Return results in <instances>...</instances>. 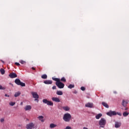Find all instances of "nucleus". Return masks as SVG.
Returning <instances> with one entry per match:
<instances>
[{"label": "nucleus", "mask_w": 129, "mask_h": 129, "mask_svg": "<svg viewBox=\"0 0 129 129\" xmlns=\"http://www.w3.org/2000/svg\"><path fill=\"white\" fill-rule=\"evenodd\" d=\"M43 83L45 84H47V85H49V84H52V83H53V82L51 80H45L43 82Z\"/></svg>", "instance_id": "ddd939ff"}, {"label": "nucleus", "mask_w": 129, "mask_h": 129, "mask_svg": "<svg viewBox=\"0 0 129 129\" xmlns=\"http://www.w3.org/2000/svg\"><path fill=\"white\" fill-rule=\"evenodd\" d=\"M60 81H61L62 82H66V79H65V77H62L60 79Z\"/></svg>", "instance_id": "bb28decb"}, {"label": "nucleus", "mask_w": 129, "mask_h": 129, "mask_svg": "<svg viewBox=\"0 0 129 129\" xmlns=\"http://www.w3.org/2000/svg\"><path fill=\"white\" fill-rule=\"evenodd\" d=\"M127 103H128V101L123 100L122 101V105L125 107L127 105Z\"/></svg>", "instance_id": "9d476101"}, {"label": "nucleus", "mask_w": 129, "mask_h": 129, "mask_svg": "<svg viewBox=\"0 0 129 129\" xmlns=\"http://www.w3.org/2000/svg\"><path fill=\"white\" fill-rule=\"evenodd\" d=\"M20 104H21V105H23V102H21Z\"/></svg>", "instance_id": "ea45409f"}, {"label": "nucleus", "mask_w": 129, "mask_h": 129, "mask_svg": "<svg viewBox=\"0 0 129 129\" xmlns=\"http://www.w3.org/2000/svg\"><path fill=\"white\" fill-rule=\"evenodd\" d=\"M74 93H75V94H76V93H77V91H75V92H74Z\"/></svg>", "instance_id": "a19ab883"}, {"label": "nucleus", "mask_w": 129, "mask_h": 129, "mask_svg": "<svg viewBox=\"0 0 129 129\" xmlns=\"http://www.w3.org/2000/svg\"><path fill=\"white\" fill-rule=\"evenodd\" d=\"M5 121V118H2L1 119V122H4Z\"/></svg>", "instance_id": "473e14b6"}, {"label": "nucleus", "mask_w": 129, "mask_h": 129, "mask_svg": "<svg viewBox=\"0 0 129 129\" xmlns=\"http://www.w3.org/2000/svg\"><path fill=\"white\" fill-rule=\"evenodd\" d=\"M62 109H63V110H65V111H69V110H70V107H68V106H63L62 107Z\"/></svg>", "instance_id": "2eb2a0df"}, {"label": "nucleus", "mask_w": 129, "mask_h": 129, "mask_svg": "<svg viewBox=\"0 0 129 129\" xmlns=\"http://www.w3.org/2000/svg\"><path fill=\"white\" fill-rule=\"evenodd\" d=\"M86 107H89L90 108H92L93 107V103H88L85 105Z\"/></svg>", "instance_id": "9b49d317"}, {"label": "nucleus", "mask_w": 129, "mask_h": 129, "mask_svg": "<svg viewBox=\"0 0 129 129\" xmlns=\"http://www.w3.org/2000/svg\"><path fill=\"white\" fill-rule=\"evenodd\" d=\"M102 104L103 106H104L105 107H106V108H108V107H109V106H108V105L107 104V103H105V102H103L102 103Z\"/></svg>", "instance_id": "a211bd4d"}, {"label": "nucleus", "mask_w": 129, "mask_h": 129, "mask_svg": "<svg viewBox=\"0 0 129 129\" xmlns=\"http://www.w3.org/2000/svg\"><path fill=\"white\" fill-rule=\"evenodd\" d=\"M56 86H53V87H52V89H56Z\"/></svg>", "instance_id": "f704fd0d"}, {"label": "nucleus", "mask_w": 129, "mask_h": 129, "mask_svg": "<svg viewBox=\"0 0 129 129\" xmlns=\"http://www.w3.org/2000/svg\"><path fill=\"white\" fill-rule=\"evenodd\" d=\"M15 83H16L17 85H20V86H22V87L26 86V84H25V83L21 82V80L19 79H16L15 80Z\"/></svg>", "instance_id": "7ed1b4c3"}, {"label": "nucleus", "mask_w": 129, "mask_h": 129, "mask_svg": "<svg viewBox=\"0 0 129 129\" xmlns=\"http://www.w3.org/2000/svg\"><path fill=\"white\" fill-rule=\"evenodd\" d=\"M9 76L10 77V78H16V77H18V75H17L15 73H10Z\"/></svg>", "instance_id": "1a4fd4ad"}, {"label": "nucleus", "mask_w": 129, "mask_h": 129, "mask_svg": "<svg viewBox=\"0 0 129 129\" xmlns=\"http://www.w3.org/2000/svg\"><path fill=\"white\" fill-rule=\"evenodd\" d=\"M99 124L100 127H104L105 124H106V120L104 118H102L99 121Z\"/></svg>", "instance_id": "f03ea898"}, {"label": "nucleus", "mask_w": 129, "mask_h": 129, "mask_svg": "<svg viewBox=\"0 0 129 129\" xmlns=\"http://www.w3.org/2000/svg\"><path fill=\"white\" fill-rule=\"evenodd\" d=\"M31 94H32L33 98H35V100H37V99H38V98H39V95L36 92H32Z\"/></svg>", "instance_id": "6e6552de"}, {"label": "nucleus", "mask_w": 129, "mask_h": 129, "mask_svg": "<svg viewBox=\"0 0 129 129\" xmlns=\"http://www.w3.org/2000/svg\"><path fill=\"white\" fill-rule=\"evenodd\" d=\"M52 100L55 102H60V99L58 97H52Z\"/></svg>", "instance_id": "f8f14e48"}, {"label": "nucleus", "mask_w": 129, "mask_h": 129, "mask_svg": "<svg viewBox=\"0 0 129 129\" xmlns=\"http://www.w3.org/2000/svg\"><path fill=\"white\" fill-rule=\"evenodd\" d=\"M42 102L45 104H47V105H49L50 106H53V105H54V103L52 101H48L47 100V99H44L42 100Z\"/></svg>", "instance_id": "20e7f679"}, {"label": "nucleus", "mask_w": 129, "mask_h": 129, "mask_svg": "<svg viewBox=\"0 0 129 129\" xmlns=\"http://www.w3.org/2000/svg\"><path fill=\"white\" fill-rule=\"evenodd\" d=\"M38 118L39 120H41L42 122H44V116H39L38 117Z\"/></svg>", "instance_id": "f3484780"}, {"label": "nucleus", "mask_w": 129, "mask_h": 129, "mask_svg": "<svg viewBox=\"0 0 129 129\" xmlns=\"http://www.w3.org/2000/svg\"><path fill=\"white\" fill-rule=\"evenodd\" d=\"M0 72H1V74H2V75H4L6 73V71L3 69H1Z\"/></svg>", "instance_id": "393cba45"}, {"label": "nucleus", "mask_w": 129, "mask_h": 129, "mask_svg": "<svg viewBox=\"0 0 129 129\" xmlns=\"http://www.w3.org/2000/svg\"><path fill=\"white\" fill-rule=\"evenodd\" d=\"M55 85L60 89L64 88V86H65V85H64L63 83L61 82L60 80L58 82H55Z\"/></svg>", "instance_id": "39448f33"}, {"label": "nucleus", "mask_w": 129, "mask_h": 129, "mask_svg": "<svg viewBox=\"0 0 129 129\" xmlns=\"http://www.w3.org/2000/svg\"><path fill=\"white\" fill-rule=\"evenodd\" d=\"M114 93H115L116 94V93H117L116 91H114Z\"/></svg>", "instance_id": "79ce46f5"}, {"label": "nucleus", "mask_w": 129, "mask_h": 129, "mask_svg": "<svg viewBox=\"0 0 129 129\" xmlns=\"http://www.w3.org/2000/svg\"><path fill=\"white\" fill-rule=\"evenodd\" d=\"M5 96H6V97H10V95H8L7 94H5Z\"/></svg>", "instance_id": "c9c22d12"}, {"label": "nucleus", "mask_w": 129, "mask_h": 129, "mask_svg": "<svg viewBox=\"0 0 129 129\" xmlns=\"http://www.w3.org/2000/svg\"><path fill=\"white\" fill-rule=\"evenodd\" d=\"M47 77L48 76H47V75L46 74L43 75L41 76V78H42V79H47Z\"/></svg>", "instance_id": "a878e982"}, {"label": "nucleus", "mask_w": 129, "mask_h": 129, "mask_svg": "<svg viewBox=\"0 0 129 129\" xmlns=\"http://www.w3.org/2000/svg\"><path fill=\"white\" fill-rule=\"evenodd\" d=\"M20 95H21V92H18L15 93L14 96L15 97H18V96H20Z\"/></svg>", "instance_id": "5701e85b"}, {"label": "nucleus", "mask_w": 129, "mask_h": 129, "mask_svg": "<svg viewBox=\"0 0 129 129\" xmlns=\"http://www.w3.org/2000/svg\"><path fill=\"white\" fill-rule=\"evenodd\" d=\"M34 126H35V124H34V123L31 122L26 125V128L27 129H33L34 128Z\"/></svg>", "instance_id": "423d86ee"}, {"label": "nucleus", "mask_w": 129, "mask_h": 129, "mask_svg": "<svg viewBox=\"0 0 129 129\" xmlns=\"http://www.w3.org/2000/svg\"><path fill=\"white\" fill-rule=\"evenodd\" d=\"M83 129H88L87 127H83Z\"/></svg>", "instance_id": "58836bf2"}, {"label": "nucleus", "mask_w": 129, "mask_h": 129, "mask_svg": "<svg viewBox=\"0 0 129 129\" xmlns=\"http://www.w3.org/2000/svg\"><path fill=\"white\" fill-rule=\"evenodd\" d=\"M81 90H82V91H85V87H81Z\"/></svg>", "instance_id": "7c9ffc66"}, {"label": "nucleus", "mask_w": 129, "mask_h": 129, "mask_svg": "<svg viewBox=\"0 0 129 129\" xmlns=\"http://www.w3.org/2000/svg\"><path fill=\"white\" fill-rule=\"evenodd\" d=\"M102 116V114L99 113L96 116V119H99V118H100V117Z\"/></svg>", "instance_id": "aec40b11"}, {"label": "nucleus", "mask_w": 129, "mask_h": 129, "mask_svg": "<svg viewBox=\"0 0 129 129\" xmlns=\"http://www.w3.org/2000/svg\"><path fill=\"white\" fill-rule=\"evenodd\" d=\"M15 65H17V66H20V63L19 62H15Z\"/></svg>", "instance_id": "72a5a7b5"}, {"label": "nucleus", "mask_w": 129, "mask_h": 129, "mask_svg": "<svg viewBox=\"0 0 129 129\" xmlns=\"http://www.w3.org/2000/svg\"><path fill=\"white\" fill-rule=\"evenodd\" d=\"M20 63L21 64H25V63H26V62L25 61H24V60H21L20 61Z\"/></svg>", "instance_id": "2f4dec72"}, {"label": "nucleus", "mask_w": 129, "mask_h": 129, "mask_svg": "<svg viewBox=\"0 0 129 129\" xmlns=\"http://www.w3.org/2000/svg\"><path fill=\"white\" fill-rule=\"evenodd\" d=\"M107 115H109V116H112V115H116V112L115 111H109L106 113Z\"/></svg>", "instance_id": "0eeeda50"}, {"label": "nucleus", "mask_w": 129, "mask_h": 129, "mask_svg": "<svg viewBox=\"0 0 129 129\" xmlns=\"http://www.w3.org/2000/svg\"><path fill=\"white\" fill-rule=\"evenodd\" d=\"M128 114H129L128 112H127V111H125L123 113V116H124V117H126V116H127Z\"/></svg>", "instance_id": "b1692460"}, {"label": "nucleus", "mask_w": 129, "mask_h": 129, "mask_svg": "<svg viewBox=\"0 0 129 129\" xmlns=\"http://www.w3.org/2000/svg\"><path fill=\"white\" fill-rule=\"evenodd\" d=\"M32 70H36V69L35 68H34V67H32Z\"/></svg>", "instance_id": "e433bc0d"}, {"label": "nucleus", "mask_w": 129, "mask_h": 129, "mask_svg": "<svg viewBox=\"0 0 129 129\" xmlns=\"http://www.w3.org/2000/svg\"><path fill=\"white\" fill-rule=\"evenodd\" d=\"M0 89L2 90H5V89H6V87H3L2 86L0 85Z\"/></svg>", "instance_id": "c756f323"}, {"label": "nucleus", "mask_w": 129, "mask_h": 129, "mask_svg": "<svg viewBox=\"0 0 129 129\" xmlns=\"http://www.w3.org/2000/svg\"><path fill=\"white\" fill-rule=\"evenodd\" d=\"M10 105H11V106H14V105H15V104H16V102H11L9 103Z\"/></svg>", "instance_id": "c85d7f7f"}, {"label": "nucleus", "mask_w": 129, "mask_h": 129, "mask_svg": "<svg viewBox=\"0 0 129 129\" xmlns=\"http://www.w3.org/2000/svg\"><path fill=\"white\" fill-rule=\"evenodd\" d=\"M52 80H54V81H56V82H58L60 81V79L56 78H52Z\"/></svg>", "instance_id": "4be33fe9"}, {"label": "nucleus", "mask_w": 129, "mask_h": 129, "mask_svg": "<svg viewBox=\"0 0 129 129\" xmlns=\"http://www.w3.org/2000/svg\"><path fill=\"white\" fill-rule=\"evenodd\" d=\"M127 109H128V108H127V107H125V108H124V110H127Z\"/></svg>", "instance_id": "4c0bfd02"}, {"label": "nucleus", "mask_w": 129, "mask_h": 129, "mask_svg": "<svg viewBox=\"0 0 129 129\" xmlns=\"http://www.w3.org/2000/svg\"><path fill=\"white\" fill-rule=\"evenodd\" d=\"M24 109L26 111L31 110V109H32V106H31V105H27L25 107Z\"/></svg>", "instance_id": "4468645a"}, {"label": "nucleus", "mask_w": 129, "mask_h": 129, "mask_svg": "<svg viewBox=\"0 0 129 129\" xmlns=\"http://www.w3.org/2000/svg\"><path fill=\"white\" fill-rule=\"evenodd\" d=\"M71 114L70 113H66L64 114L63 117V119L66 122H69L72 118Z\"/></svg>", "instance_id": "f257e3e1"}, {"label": "nucleus", "mask_w": 129, "mask_h": 129, "mask_svg": "<svg viewBox=\"0 0 129 129\" xmlns=\"http://www.w3.org/2000/svg\"><path fill=\"white\" fill-rule=\"evenodd\" d=\"M121 125V123L119 122H116L115 124V127L118 128Z\"/></svg>", "instance_id": "6ab92c4d"}, {"label": "nucleus", "mask_w": 129, "mask_h": 129, "mask_svg": "<svg viewBox=\"0 0 129 129\" xmlns=\"http://www.w3.org/2000/svg\"><path fill=\"white\" fill-rule=\"evenodd\" d=\"M57 124L54 123H51L50 124L49 127L50 128H54L55 127H56Z\"/></svg>", "instance_id": "dca6fc26"}, {"label": "nucleus", "mask_w": 129, "mask_h": 129, "mask_svg": "<svg viewBox=\"0 0 129 129\" xmlns=\"http://www.w3.org/2000/svg\"><path fill=\"white\" fill-rule=\"evenodd\" d=\"M68 88H70V89H71L72 88H74V85L71 84L68 86Z\"/></svg>", "instance_id": "cd10ccee"}, {"label": "nucleus", "mask_w": 129, "mask_h": 129, "mask_svg": "<svg viewBox=\"0 0 129 129\" xmlns=\"http://www.w3.org/2000/svg\"><path fill=\"white\" fill-rule=\"evenodd\" d=\"M56 94L57 95H63V92L62 91H57Z\"/></svg>", "instance_id": "412c9836"}]
</instances>
